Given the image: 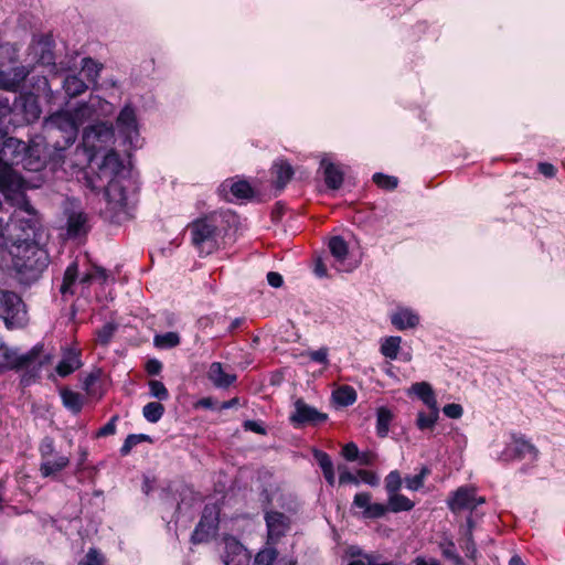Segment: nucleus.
<instances>
[{
    "label": "nucleus",
    "mask_w": 565,
    "mask_h": 565,
    "mask_svg": "<svg viewBox=\"0 0 565 565\" xmlns=\"http://www.w3.org/2000/svg\"><path fill=\"white\" fill-rule=\"evenodd\" d=\"M21 164L28 171H39L43 168L38 146L26 145L0 129V188L11 189L18 184L19 179L14 166Z\"/></svg>",
    "instance_id": "obj_1"
},
{
    "label": "nucleus",
    "mask_w": 565,
    "mask_h": 565,
    "mask_svg": "<svg viewBox=\"0 0 565 565\" xmlns=\"http://www.w3.org/2000/svg\"><path fill=\"white\" fill-rule=\"evenodd\" d=\"M10 254L17 278L23 285L38 281L49 266V254L39 243L18 244Z\"/></svg>",
    "instance_id": "obj_2"
},
{
    "label": "nucleus",
    "mask_w": 565,
    "mask_h": 565,
    "mask_svg": "<svg viewBox=\"0 0 565 565\" xmlns=\"http://www.w3.org/2000/svg\"><path fill=\"white\" fill-rule=\"evenodd\" d=\"M217 218V215L212 213L198 218L189 225L192 243L200 254L210 255L217 249L220 236Z\"/></svg>",
    "instance_id": "obj_3"
},
{
    "label": "nucleus",
    "mask_w": 565,
    "mask_h": 565,
    "mask_svg": "<svg viewBox=\"0 0 565 565\" xmlns=\"http://www.w3.org/2000/svg\"><path fill=\"white\" fill-rule=\"evenodd\" d=\"M124 173V164L117 152L114 150L108 151L97 170L92 169L86 173V185L94 192H99L106 186L107 183L121 178Z\"/></svg>",
    "instance_id": "obj_4"
},
{
    "label": "nucleus",
    "mask_w": 565,
    "mask_h": 565,
    "mask_svg": "<svg viewBox=\"0 0 565 565\" xmlns=\"http://www.w3.org/2000/svg\"><path fill=\"white\" fill-rule=\"evenodd\" d=\"M0 318L8 328L23 327L28 321V312L22 298L14 291L0 288Z\"/></svg>",
    "instance_id": "obj_5"
},
{
    "label": "nucleus",
    "mask_w": 565,
    "mask_h": 565,
    "mask_svg": "<svg viewBox=\"0 0 565 565\" xmlns=\"http://www.w3.org/2000/svg\"><path fill=\"white\" fill-rule=\"evenodd\" d=\"M25 211L29 213V218L14 216L11 218L10 236L11 247L18 244H34L39 243V221L34 215L32 206H28Z\"/></svg>",
    "instance_id": "obj_6"
},
{
    "label": "nucleus",
    "mask_w": 565,
    "mask_h": 565,
    "mask_svg": "<svg viewBox=\"0 0 565 565\" xmlns=\"http://www.w3.org/2000/svg\"><path fill=\"white\" fill-rule=\"evenodd\" d=\"M41 349L33 348L25 354L18 352L0 343V369H39L42 365L40 360Z\"/></svg>",
    "instance_id": "obj_7"
},
{
    "label": "nucleus",
    "mask_w": 565,
    "mask_h": 565,
    "mask_svg": "<svg viewBox=\"0 0 565 565\" xmlns=\"http://www.w3.org/2000/svg\"><path fill=\"white\" fill-rule=\"evenodd\" d=\"M218 522V505L215 503L205 504L201 519L192 533L191 541L194 544L207 541L216 532Z\"/></svg>",
    "instance_id": "obj_8"
},
{
    "label": "nucleus",
    "mask_w": 565,
    "mask_h": 565,
    "mask_svg": "<svg viewBox=\"0 0 565 565\" xmlns=\"http://www.w3.org/2000/svg\"><path fill=\"white\" fill-rule=\"evenodd\" d=\"M327 419V414L321 413L317 408L308 405L302 398L295 401L294 412L289 416V422L295 428L317 426L324 423Z\"/></svg>",
    "instance_id": "obj_9"
},
{
    "label": "nucleus",
    "mask_w": 565,
    "mask_h": 565,
    "mask_svg": "<svg viewBox=\"0 0 565 565\" xmlns=\"http://www.w3.org/2000/svg\"><path fill=\"white\" fill-rule=\"evenodd\" d=\"M114 139V128L111 125L106 122H98L96 125L85 128L83 132V145L84 147L93 152L97 153L106 145L111 142Z\"/></svg>",
    "instance_id": "obj_10"
},
{
    "label": "nucleus",
    "mask_w": 565,
    "mask_h": 565,
    "mask_svg": "<svg viewBox=\"0 0 565 565\" xmlns=\"http://www.w3.org/2000/svg\"><path fill=\"white\" fill-rule=\"evenodd\" d=\"M486 499L478 497L477 491L472 487H459L448 499V508L454 513L463 511H473L478 505L483 504Z\"/></svg>",
    "instance_id": "obj_11"
},
{
    "label": "nucleus",
    "mask_w": 565,
    "mask_h": 565,
    "mask_svg": "<svg viewBox=\"0 0 565 565\" xmlns=\"http://www.w3.org/2000/svg\"><path fill=\"white\" fill-rule=\"evenodd\" d=\"M67 216L66 230L71 238L85 236L89 230V215L73 204L65 210Z\"/></svg>",
    "instance_id": "obj_12"
},
{
    "label": "nucleus",
    "mask_w": 565,
    "mask_h": 565,
    "mask_svg": "<svg viewBox=\"0 0 565 565\" xmlns=\"http://www.w3.org/2000/svg\"><path fill=\"white\" fill-rule=\"evenodd\" d=\"M224 553L222 555L225 565H246L248 555L243 544L234 536L226 535L223 539Z\"/></svg>",
    "instance_id": "obj_13"
},
{
    "label": "nucleus",
    "mask_w": 565,
    "mask_h": 565,
    "mask_svg": "<svg viewBox=\"0 0 565 565\" xmlns=\"http://www.w3.org/2000/svg\"><path fill=\"white\" fill-rule=\"evenodd\" d=\"M47 129L54 128L65 134L67 141L74 140L77 134V125L73 115L68 111H57L51 115L45 122Z\"/></svg>",
    "instance_id": "obj_14"
},
{
    "label": "nucleus",
    "mask_w": 565,
    "mask_h": 565,
    "mask_svg": "<svg viewBox=\"0 0 565 565\" xmlns=\"http://www.w3.org/2000/svg\"><path fill=\"white\" fill-rule=\"evenodd\" d=\"M265 521L268 532V541L276 543L284 536L290 526L289 518L278 511H268L265 513Z\"/></svg>",
    "instance_id": "obj_15"
},
{
    "label": "nucleus",
    "mask_w": 565,
    "mask_h": 565,
    "mask_svg": "<svg viewBox=\"0 0 565 565\" xmlns=\"http://www.w3.org/2000/svg\"><path fill=\"white\" fill-rule=\"evenodd\" d=\"M370 492H360L354 495L353 507L363 509V516L366 519H380L388 511V507L383 503H372Z\"/></svg>",
    "instance_id": "obj_16"
},
{
    "label": "nucleus",
    "mask_w": 565,
    "mask_h": 565,
    "mask_svg": "<svg viewBox=\"0 0 565 565\" xmlns=\"http://www.w3.org/2000/svg\"><path fill=\"white\" fill-rule=\"evenodd\" d=\"M116 125L119 132L132 145L135 138L138 137V129L136 114L130 106H125L121 109L117 117Z\"/></svg>",
    "instance_id": "obj_17"
},
{
    "label": "nucleus",
    "mask_w": 565,
    "mask_h": 565,
    "mask_svg": "<svg viewBox=\"0 0 565 565\" xmlns=\"http://www.w3.org/2000/svg\"><path fill=\"white\" fill-rule=\"evenodd\" d=\"M102 191L105 192L106 200L114 204L115 207L125 206L127 203V192L126 186L124 185L122 177L114 180L106 184Z\"/></svg>",
    "instance_id": "obj_18"
},
{
    "label": "nucleus",
    "mask_w": 565,
    "mask_h": 565,
    "mask_svg": "<svg viewBox=\"0 0 565 565\" xmlns=\"http://www.w3.org/2000/svg\"><path fill=\"white\" fill-rule=\"evenodd\" d=\"M391 322L402 331L415 328L419 323V317L408 308H398L391 315Z\"/></svg>",
    "instance_id": "obj_19"
},
{
    "label": "nucleus",
    "mask_w": 565,
    "mask_h": 565,
    "mask_svg": "<svg viewBox=\"0 0 565 565\" xmlns=\"http://www.w3.org/2000/svg\"><path fill=\"white\" fill-rule=\"evenodd\" d=\"M207 379L213 383L214 386L218 388H227L234 382H236L237 376L235 374L226 373L223 370L222 363L213 362L209 367Z\"/></svg>",
    "instance_id": "obj_20"
},
{
    "label": "nucleus",
    "mask_w": 565,
    "mask_h": 565,
    "mask_svg": "<svg viewBox=\"0 0 565 565\" xmlns=\"http://www.w3.org/2000/svg\"><path fill=\"white\" fill-rule=\"evenodd\" d=\"M321 168L323 169L324 182L328 189H340L344 180V173L341 167L323 159L321 160Z\"/></svg>",
    "instance_id": "obj_21"
},
{
    "label": "nucleus",
    "mask_w": 565,
    "mask_h": 565,
    "mask_svg": "<svg viewBox=\"0 0 565 565\" xmlns=\"http://www.w3.org/2000/svg\"><path fill=\"white\" fill-rule=\"evenodd\" d=\"M82 366L81 353L76 350H67L58 364L56 365V373L65 377Z\"/></svg>",
    "instance_id": "obj_22"
},
{
    "label": "nucleus",
    "mask_w": 565,
    "mask_h": 565,
    "mask_svg": "<svg viewBox=\"0 0 565 565\" xmlns=\"http://www.w3.org/2000/svg\"><path fill=\"white\" fill-rule=\"evenodd\" d=\"M70 465V458L64 455H54L41 461L40 472L44 478L54 477Z\"/></svg>",
    "instance_id": "obj_23"
},
{
    "label": "nucleus",
    "mask_w": 565,
    "mask_h": 565,
    "mask_svg": "<svg viewBox=\"0 0 565 565\" xmlns=\"http://www.w3.org/2000/svg\"><path fill=\"white\" fill-rule=\"evenodd\" d=\"M271 172L278 189H284L294 175L292 167L285 160H278L273 164Z\"/></svg>",
    "instance_id": "obj_24"
},
{
    "label": "nucleus",
    "mask_w": 565,
    "mask_h": 565,
    "mask_svg": "<svg viewBox=\"0 0 565 565\" xmlns=\"http://www.w3.org/2000/svg\"><path fill=\"white\" fill-rule=\"evenodd\" d=\"M15 107H21L24 113V119L28 122H33L40 118L41 109L34 96H23L15 104Z\"/></svg>",
    "instance_id": "obj_25"
},
{
    "label": "nucleus",
    "mask_w": 565,
    "mask_h": 565,
    "mask_svg": "<svg viewBox=\"0 0 565 565\" xmlns=\"http://www.w3.org/2000/svg\"><path fill=\"white\" fill-rule=\"evenodd\" d=\"M230 190L235 199H249L253 196L254 191L247 181H226L222 184V190Z\"/></svg>",
    "instance_id": "obj_26"
},
{
    "label": "nucleus",
    "mask_w": 565,
    "mask_h": 565,
    "mask_svg": "<svg viewBox=\"0 0 565 565\" xmlns=\"http://www.w3.org/2000/svg\"><path fill=\"white\" fill-rule=\"evenodd\" d=\"M63 87L70 97H77L83 94L88 85L77 75H70L64 79Z\"/></svg>",
    "instance_id": "obj_27"
},
{
    "label": "nucleus",
    "mask_w": 565,
    "mask_h": 565,
    "mask_svg": "<svg viewBox=\"0 0 565 565\" xmlns=\"http://www.w3.org/2000/svg\"><path fill=\"white\" fill-rule=\"evenodd\" d=\"M429 413L419 412L416 419V426L420 430L433 429L439 418V409L437 405L428 407Z\"/></svg>",
    "instance_id": "obj_28"
},
{
    "label": "nucleus",
    "mask_w": 565,
    "mask_h": 565,
    "mask_svg": "<svg viewBox=\"0 0 565 565\" xmlns=\"http://www.w3.org/2000/svg\"><path fill=\"white\" fill-rule=\"evenodd\" d=\"M61 397L66 408L73 413H79L83 408V396L68 388L61 390Z\"/></svg>",
    "instance_id": "obj_29"
},
{
    "label": "nucleus",
    "mask_w": 565,
    "mask_h": 565,
    "mask_svg": "<svg viewBox=\"0 0 565 565\" xmlns=\"http://www.w3.org/2000/svg\"><path fill=\"white\" fill-rule=\"evenodd\" d=\"M412 391L415 393L428 407L437 405V401L430 384L419 382L412 385Z\"/></svg>",
    "instance_id": "obj_30"
},
{
    "label": "nucleus",
    "mask_w": 565,
    "mask_h": 565,
    "mask_svg": "<svg viewBox=\"0 0 565 565\" xmlns=\"http://www.w3.org/2000/svg\"><path fill=\"white\" fill-rule=\"evenodd\" d=\"M376 415V433L379 437L384 438L388 434L393 414L388 408L380 407Z\"/></svg>",
    "instance_id": "obj_31"
},
{
    "label": "nucleus",
    "mask_w": 565,
    "mask_h": 565,
    "mask_svg": "<svg viewBox=\"0 0 565 565\" xmlns=\"http://www.w3.org/2000/svg\"><path fill=\"white\" fill-rule=\"evenodd\" d=\"M414 502L403 494L394 493L388 495V511H392L394 513H398L402 511H411L414 508Z\"/></svg>",
    "instance_id": "obj_32"
},
{
    "label": "nucleus",
    "mask_w": 565,
    "mask_h": 565,
    "mask_svg": "<svg viewBox=\"0 0 565 565\" xmlns=\"http://www.w3.org/2000/svg\"><path fill=\"white\" fill-rule=\"evenodd\" d=\"M78 277V265L76 262H73L67 266L64 273L63 282L61 285L60 291L62 295L73 294V285L77 280Z\"/></svg>",
    "instance_id": "obj_33"
},
{
    "label": "nucleus",
    "mask_w": 565,
    "mask_h": 565,
    "mask_svg": "<svg viewBox=\"0 0 565 565\" xmlns=\"http://www.w3.org/2000/svg\"><path fill=\"white\" fill-rule=\"evenodd\" d=\"M103 68V65L95 62L90 57H85L82 61V71L81 73L86 77L88 83L95 84L99 77V73Z\"/></svg>",
    "instance_id": "obj_34"
},
{
    "label": "nucleus",
    "mask_w": 565,
    "mask_h": 565,
    "mask_svg": "<svg viewBox=\"0 0 565 565\" xmlns=\"http://www.w3.org/2000/svg\"><path fill=\"white\" fill-rule=\"evenodd\" d=\"M333 398L341 406L352 405L356 401V392L349 385H343L333 392Z\"/></svg>",
    "instance_id": "obj_35"
},
{
    "label": "nucleus",
    "mask_w": 565,
    "mask_h": 565,
    "mask_svg": "<svg viewBox=\"0 0 565 565\" xmlns=\"http://www.w3.org/2000/svg\"><path fill=\"white\" fill-rule=\"evenodd\" d=\"M329 248L338 263H343L348 255V244L341 236H334L329 241Z\"/></svg>",
    "instance_id": "obj_36"
},
{
    "label": "nucleus",
    "mask_w": 565,
    "mask_h": 565,
    "mask_svg": "<svg viewBox=\"0 0 565 565\" xmlns=\"http://www.w3.org/2000/svg\"><path fill=\"white\" fill-rule=\"evenodd\" d=\"M401 342H402L401 337L385 338L381 345V353L390 360L397 359Z\"/></svg>",
    "instance_id": "obj_37"
},
{
    "label": "nucleus",
    "mask_w": 565,
    "mask_h": 565,
    "mask_svg": "<svg viewBox=\"0 0 565 565\" xmlns=\"http://www.w3.org/2000/svg\"><path fill=\"white\" fill-rule=\"evenodd\" d=\"M153 343L160 349H171L180 344V335L177 332H166L157 334Z\"/></svg>",
    "instance_id": "obj_38"
},
{
    "label": "nucleus",
    "mask_w": 565,
    "mask_h": 565,
    "mask_svg": "<svg viewBox=\"0 0 565 565\" xmlns=\"http://www.w3.org/2000/svg\"><path fill=\"white\" fill-rule=\"evenodd\" d=\"M164 413V407L158 402H150L143 406L142 414L145 418L150 423H157L160 420Z\"/></svg>",
    "instance_id": "obj_39"
},
{
    "label": "nucleus",
    "mask_w": 565,
    "mask_h": 565,
    "mask_svg": "<svg viewBox=\"0 0 565 565\" xmlns=\"http://www.w3.org/2000/svg\"><path fill=\"white\" fill-rule=\"evenodd\" d=\"M277 556L278 552L276 548L266 547L256 554L253 565H273Z\"/></svg>",
    "instance_id": "obj_40"
},
{
    "label": "nucleus",
    "mask_w": 565,
    "mask_h": 565,
    "mask_svg": "<svg viewBox=\"0 0 565 565\" xmlns=\"http://www.w3.org/2000/svg\"><path fill=\"white\" fill-rule=\"evenodd\" d=\"M373 182L381 189L394 190L398 184V179L384 173H375L373 175Z\"/></svg>",
    "instance_id": "obj_41"
},
{
    "label": "nucleus",
    "mask_w": 565,
    "mask_h": 565,
    "mask_svg": "<svg viewBox=\"0 0 565 565\" xmlns=\"http://www.w3.org/2000/svg\"><path fill=\"white\" fill-rule=\"evenodd\" d=\"M514 445L515 452L518 454L519 457H525L527 455L533 458L537 457L539 451L530 441L525 439H516L514 441Z\"/></svg>",
    "instance_id": "obj_42"
},
{
    "label": "nucleus",
    "mask_w": 565,
    "mask_h": 565,
    "mask_svg": "<svg viewBox=\"0 0 565 565\" xmlns=\"http://www.w3.org/2000/svg\"><path fill=\"white\" fill-rule=\"evenodd\" d=\"M429 469L427 467H423L418 475L413 477H406L405 483L407 489L416 491L424 486L425 478L429 475Z\"/></svg>",
    "instance_id": "obj_43"
},
{
    "label": "nucleus",
    "mask_w": 565,
    "mask_h": 565,
    "mask_svg": "<svg viewBox=\"0 0 565 565\" xmlns=\"http://www.w3.org/2000/svg\"><path fill=\"white\" fill-rule=\"evenodd\" d=\"M149 436L147 435H135V434H131L129 436H127V438L125 439L121 448H120V454L121 456H127L131 449L137 446L138 444L142 443V441H146V440H149Z\"/></svg>",
    "instance_id": "obj_44"
},
{
    "label": "nucleus",
    "mask_w": 565,
    "mask_h": 565,
    "mask_svg": "<svg viewBox=\"0 0 565 565\" xmlns=\"http://www.w3.org/2000/svg\"><path fill=\"white\" fill-rule=\"evenodd\" d=\"M402 486L401 475L397 470L391 471L385 478V489L388 495L397 493Z\"/></svg>",
    "instance_id": "obj_45"
},
{
    "label": "nucleus",
    "mask_w": 565,
    "mask_h": 565,
    "mask_svg": "<svg viewBox=\"0 0 565 565\" xmlns=\"http://www.w3.org/2000/svg\"><path fill=\"white\" fill-rule=\"evenodd\" d=\"M149 388H150V394L153 397H156L160 401H166L169 398V392L162 382L157 381V380H151V381H149Z\"/></svg>",
    "instance_id": "obj_46"
},
{
    "label": "nucleus",
    "mask_w": 565,
    "mask_h": 565,
    "mask_svg": "<svg viewBox=\"0 0 565 565\" xmlns=\"http://www.w3.org/2000/svg\"><path fill=\"white\" fill-rule=\"evenodd\" d=\"M115 331H116V326L114 323H106L104 324L99 330H97L96 334H97V341L103 344V345H106L109 343V341L111 340V338L114 337L115 334Z\"/></svg>",
    "instance_id": "obj_47"
},
{
    "label": "nucleus",
    "mask_w": 565,
    "mask_h": 565,
    "mask_svg": "<svg viewBox=\"0 0 565 565\" xmlns=\"http://www.w3.org/2000/svg\"><path fill=\"white\" fill-rule=\"evenodd\" d=\"M467 526H468V537L466 543V555L470 558H475V555L477 553L476 545L472 540V529L475 526L472 516L467 518Z\"/></svg>",
    "instance_id": "obj_48"
},
{
    "label": "nucleus",
    "mask_w": 565,
    "mask_h": 565,
    "mask_svg": "<svg viewBox=\"0 0 565 565\" xmlns=\"http://www.w3.org/2000/svg\"><path fill=\"white\" fill-rule=\"evenodd\" d=\"M313 457L317 460V462H318L319 467L321 468L322 472L331 470V469H334L333 468V462H332L330 456L327 452L321 451V450H315L313 451Z\"/></svg>",
    "instance_id": "obj_49"
},
{
    "label": "nucleus",
    "mask_w": 565,
    "mask_h": 565,
    "mask_svg": "<svg viewBox=\"0 0 565 565\" xmlns=\"http://www.w3.org/2000/svg\"><path fill=\"white\" fill-rule=\"evenodd\" d=\"M40 454H41V461L46 460L47 458L53 457L55 454L54 451V441L51 437H45L41 441L40 445Z\"/></svg>",
    "instance_id": "obj_50"
},
{
    "label": "nucleus",
    "mask_w": 565,
    "mask_h": 565,
    "mask_svg": "<svg viewBox=\"0 0 565 565\" xmlns=\"http://www.w3.org/2000/svg\"><path fill=\"white\" fill-rule=\"evenodd\" d=\"M98 379H99V371L92 372L85 376V379L83 380V390L87 393V395L93 396L96 394L94 386H95L96 382L98 381Z\"/></svg>",
    "instance_id": "obj_51"
},
{
    "label": "nucleus",
    "mask_w": 565,
    "mask_h": 565,
    "mask_svg": "<svg viewBox=\"0 0 565 565\" xmlns=\"http://www.w3.org/2000/svg\"><path fill=\"white\" fill-rule=\"evenodd\" d=\"M10 227H11V220L9 222H6L3 218L0 217V246H8L11 244V236H10Z\"/></svg>",
    "instance_id": "obj_52"
},
{
    "label": "nucleus",
    "mask_w": 565,
    "mask_h": 565,
    "mask_svg": "<svg viewBox=\"0 0 565 565\" xmlns=\"http://www.w3.org/2000/svg\"><path fill=\"white\" fill-rule=\"evenodd\" d=\"M104 556L96 550L89 548L83 561V565H104Z\"/></svg>",
    "instance_id": "obj_53"
},
{
    "label": "nucleus",
    "mask_w": 565,
    "mask_h": 565,
    "mask_svg": "<svg viewBox=\"0 0 565 565\" xmlns=\"http://www.w3.org/2000/svg\"><path fill=\"white\" fill-rule=\"evenodd\" d=\"M119 419L118 415H114L107 424L98 429L97 437H107L116 433V423Z\"/></svg>",
    "instance_id": "obj_54"
},
{
    "label": "nucleus",
    "mask_w": 565,
    "mask_h": 565,
    "mask_svg": "<svg viewBox=\"0 0 565 565\" xmlns=\"http://www.w3.org/2000/svg\"><path fill=\"white\" fill-rule=\"evenodd\" d=\"M339 472H340V476H339V483L340 484H347V483H352V484H359V479L356 476H354L353 473H351L345 466H339L338 468Z\"/></svg>",
    "instance_id": "obj_55"
},
{
    "label": "nucleus",
    "mask_w": 565,
    "mask_h": 565,
    "mask_svg": "<svg viewBox=\"0 0 565 565\" xmlns=\"http://www.w3.org/2000/svg\"><path fill=\"white\" fill-rule=\"evenodd\" d=\"M341 454L348 461H355L359 458L360 451L354 443H348L343 446Z\"/></svg>",
    "instance_id": "obj_56"
},
{
    "label": "nucleus",
    "mask_w": 565,
    "mask_h": 565,
    "mask_svg": "<svg viewBox=\"0 0 565 565\" xmlns=\"http://www.w3.org/2000/svg\"><path fill=\"white\" fill-rule=\"evenodd\" d=\"M444 414L449 418H460L462 416L463 409L461 405L451 403L447 404L443 408Z\"/></svg>",
    "instance_id": "obj_57"
},
{
    "label": "nucleus",
    "mask_w": 565,
    "mask_h": 565,
    "mask_svg": "<svg viewBox=\"0 0 565 565\" xmlns=\"http://www.w3.org/2000/svg\"><path fill=\"white\" fill-rule=\"evenodd\" d=\"M358 476L360 477V479L370 484V486H377L379 484V477L376 476L375 472L373 471H369V470H363V469H360L358 471Z\"/></svg>",
    "instance_id": "obj_58"
},
{
    "label": "nucleus",
    "mask_w": 565,
    "mask_h": 565,
    "mask_svg": "<svg viewBox=\"0 0 565 565\" xmlns=\"http://www.w3.org/2000/svg\"><path fill=\"white\" fill-rule=\"evenodd\" d=\"M106 277L107 276H106L105 269L97 268L94 274L89 273V274L83 275L82 278H81V284L87 285V284H89L95 278H99L102 280H105Z\"/></svg>",
    "instance_id": "obj_59"
},
{
    "label": "nucleus",
    "mask_w": 565,
    "mask_h": 565,
    "mask_svg": "<svg viewBox=\"0 0 565 565\" xmlns=\"http://www.w3.org/2000/svg\"><path fill=\"white\" fill-rule=\"evenodd\" d=\"M309 358H310V360H312L315 362H318L321 364H327L328 363V350L322 348V349L312 351L309 353Z\"/></svg>",
    "instance_id": "obj_60"
},
{
    "label": "nucleus",
    "mask_w": 565,
    "mask_h": 565,
    "mask_svg": "<svg viewBox=\"0 0 565 565\" xmlns=\"http://www.w3.org/2000/svg\"><path fill=\"white\" fill-rule=\"evenodd\" d=\"M162 364L158 360H149L146 364V371L150 375H157L161 372Z\"/></svg>",
    "instance_id": "obj_61"
},
{
    "label": "nucleus",
    "mask_w": 565,
    "mask_h": 565,
    "mask_svg": "<svg viewBox=\"0 0 565 565\" xmlns=\"http://www.w3.org/2000/svg\"><path fill=\"white\" fill-rule=\"evenodd\" d=\"M539 171L547 178H552L556 173L555 167L548 162L539 163Z\"/></svg>",
    "instance_id": "obj_62"
},
{
    "label": "nucleus",
    "mask_w": 565,
    "mask_h": 565,
    "mask_svg": "<svg viewBox=\"0 0 565 565\" xmlns=\"http://www.w3.org/2000/svg\"><path fill=\"white\" fill-rule=\"evenodd\" d=\"M267 281L271 287L275 288L280 287L284 282L281 275L276 271H269L267 274Z\"/></svg>",
    "instance_id": "obj_63"
},
{
    "label": "nucleus",
    "mask_w": 565,
    "mask_h": 565,
    "mask_svg": "<svg viewBox=\"0 0 565 565\" xmlns=\"http://www.w3.org/2000/svg\"><path fill=\"white\" fill-rule=\"evenodd\" d=\"M375 459H376V455L374 452H372V451H366V452L359 454V458H358L360 463L361 465H365V466L373 465Z\"/></svg>",
    "instance_id": "obj_64"
}]
</instances>
